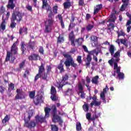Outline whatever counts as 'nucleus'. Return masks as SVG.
Listing matches in <instances>:
<instances>
[{"mask_svg": "<svg viewBox=\"0 0 131 131\" xmlns=\"http://www.w3.org/2000/svg\"><path fill=\"white\" fill-rule=\"evenodd\" d=\"M69 39L70 40L72 46L75 47L76 44L74 42L75 41V35H74V32L72 31L69 35Z\"/></svg>", "mask_w": 131, "mask_h": 131, "instance_id": "9d476101", "label": "nucleus"}, {"mask_svg": "<svg viewBox=\"0 0 131 131\" xmlns=\"http://www.w3.org/2000/svg\"><path fill=\"white\" fill-rule=\"evenodd\" d=\"M51 108H49L48 107L45 108V118H49V117H50V112H51Z\"/></svg>", "mask_w": 131, "mask_h": 131, "instance_id": "6ab92c4d", "label": "nucleus"}, {"mask_svg": "<svg viewBox=\"0 0 131 131\" xmlns=\"http://www.w3.org/2000/svg\"><path fill=\"white\" fill-rule=\"evenodd\" d=\"M107 29L108 30H114V28H115V23H113V21H109V20L107 21Z\"/></svg>", "mask_w": 131, "mask_h": 131, "instance_id": "4468645a", "label": "nucleus"}, {"mask_svg": "<svg viewBox=\"0 0 131 131\" xmlns=\"http://www.w3.org/2000/svg\"><path fill=\"white\" fill-rule=\"evenodd\" d=\"M114 58H117V57H120V51H118L114 55Z\"/></svg>", "mask_w": 131, "mask_h": 131, "instance_id": "69168bd1", "label": "nucleus"}, {"mask_svg": "<svg viewBox=\"0 0 131 131\" xmlns=\"http://www.w3.org/2000/svg\"><path fill=\"white\" fill-rule=\"evenodd\" d=\"M10 121V116L6 115V116L4 117L3 120H2V123L4 126H6L7 125V122H9Z\"/></svg>", "mask_w": 131, "mask_h": 131, "instance_id": "a211bd4d", "label": "nucleus"}, {"mask_svg": "<svg viewBox=\"0 0 131 131\" xmlns=\"http://www.w3.org/2000/svg\"><path fill=\"white\" fill-rule=\"evenodd\" d=\"M40 77H41V74L38 73V74L35 76L34 81H36V80H37L38 78H40Z\"/></svg>", "mask_w": 131, "mask_h": 131, "instance_id": "13d9d810", "label": "nucleus"}, {"mask_svg": "<svg viewBox=\"0 0 131 131\" xmlns=\"http://www.w3.org/2000/svg\"><path fill=\"white\" fill-rule=\"evenodd\" d=\"M47 73L49 74L52 71V67L51 66H47Z\"/></svg>", "mask_w": 131, "mask_h": 131, "instance_id": "e2e57ef3", "label": "nucleus"}, {"mask_svg": "<svg viewBox=\"0 0 131 131\" xmlns=\"http://www.w3.org/2000/svg\"><path fill=\"white\" fill-rule=\"evenodd\" d=\"M51 100L54 102H56L58 100V97H57V94H51L50 97Z\"/></svg>", "mask_w": 131, "mask_h": 131, "instance_id": "4c0bfd02", "label": "nucleus"}, {"mask_svg": "<svg viewBox=\"0 0 131 131\" xmlns=\"http://www.w3.org/2000/svg\"><path fill=\"white\" fill-rule=\"evenodd\" d=\"M91 117H92V115L91 114V113H88L86 114V119H88V120H92V118Z\"/></svg>", "mask_w": 131, "mask_h": 131, "instance_id": "680f3d73", "label": "nucleus"}, {"mask_svg": "<svg viewBox=\"0 0 131 131\" xmlns=\"http://www.w3.org/2000/svg\"><path fill=\"white\" fill-rule=\"evenodd\" d=\"M116 73L118 74V78L119 80L124 79V74L123 73L120 72V68H118L116 69Z\"/></svg>", "mask_w": 131, "mask_h": 131, "instance_id": "ddd939ff", "label": "nucleus"}, {"mask_svg": "<svg viewBox=\"0 0 131 131\" xmlns=\"http://www.w3.org/2000/svg\"><path fill=\"white\" fill-rule=\"evenodd\" d=\"M109 90V88H108V86L106 85L105 88L103 89V91L101 92L100 93V98L101 100H103V103L106 104L107 103V101H106V98H105V94L107 93V91Z\"/></svg>", "mask_w": 131, "mask_h": 131, "instance_id": "1a4fd4ad", "label": "nucleus"}, {"mask_svg": "<svg viewBox=\"0 0 131 131\" xmlns=\"http://www.w3.org/2000/svg\"><path fill=\"white\" fill-rule=\"evenodd\" d=\"M117 33L118 34V37H119L120 36H124V35H125V34L122 30L120 31V32L117 31Z\"/></svg>", "mask_w": 131, "mask_h": 131, "instance_id": "a18cd8bd", "label": "nucleus"}, {"mask_svg": "<svg viewBox=\"0 0 131 131\" xmlns=\"http://www.w3.org/2000/svg\"><path fill=\"white\" fill-rule=\"evenodd\" d=\"M120 61V58H118L115 59V62H114V69L116 70L118 68H120V67H118V62Z\"/></svg>", "mask_w": 131, "mask_h": 131, "instance_id": "b1692460", "label": "nucleus"}, {"mask_svg": "<svg viewBox=\"0 0 131 131\" xmlns=\"http://www.w3.org/2000/svg\"><path fill=\"white\" fill-rule=\"evenodd\" d=\"M54 22V19L51 18H48V19L45 21V29L44 30L45 33H50V32H52V26H53Z\"/></svg>", "mask_w": 131, "mask_h": 131, "instance_id": "20e7f679", "label": "nucleus"}, {"mask_svg": "<svg viewBox=\"0 0 131 131\" xmlns=\"http://www.w3.org/2000/svg\"><path fill=\"white\" fill-rule=\"evenodd\" d=\"M99 116L97 115V113H95L93 115V117L91 118V120L92 121H94V120H95V119H97Z\"/></svg>", "mask_w": 131, "mask_h": 131, "instance_id": "4d7b16f0", "label": "nucleus"}, {"mask_svg": "<svg viewBox=\"0 0 131 131\" xmlns=\"http://www.w3.org/2000/svg\"><path fill=\"white\" fill-rule=\"evenodd\" d=\"M29 75V71L28 70H26L25 73L24 74L23 77L24 78H27V76Z\"/></svg>", "mask_w": 131, "mask_h": 131, "instance_id": "8fccbe9b", "label": "nucleus"}, {"mask_svg": "<svg viewBox=\"0 0 131 131\" xmlns=\"http://www.w3.org/2000/svg\"><path fill=\"white\" fill-rule=\"evenodd\" d=\"M62 55L64 58H66V61H64V65L66 67H73L74 68H76L77 64L74 63V60L73 58L71 56V55H69L67 53H62Z\"/></svg>", "mask_w": 131, "mask_h": 131, "instance_id": "f03ea898", "label": "nucleus"}, {"mask_svg": "<svg viewBox=\"0 0 131 131\" xmlns=\"http://www.w3.org/2000/svg\"><path fill=\"white\" fill-rule=\"evenodd\" d=\"M51 95H57V91H56V88L52 86L51 90Z\"/></svg>", "mask_w": 131, "mask_h": 131, "instance_id": "37998d69", "label": "nucleus"}, {"mask_svg": "<svg viewBox=\"0 0 131 131\" xmlns=\"http://www.w3.org/2000/svg\"><path fill=\"white\" fill-rule=\"evenodd\" d=\"M52 122L56 123V122H59V125H62L63 124V120L61 118V117L58 115L57 114H52Z\"/></svg>", "mask_w": 131, "mask_h": 131, "instance_id": "423d86ee", "label": "nucleus"}, {"mask_svg": "<svg viewBox=\"0 0 131 131\" xmlns=\"http://www.w3.org/2000/svg\"><path fill=\"white\" fill-rule=\"evenodd\" d=\"M28 114L29 116L28 117V120L30 121V119H31V118L32 117V116H33V110H31V111H30Z\"/></svg>", "mask_w": 131, "mask_h": 131, "instance_id": "a19ab883", "label": "nucleus"}, {"mask_svg": "<svg viewBox=\"0 0 131 131\" xmlns=\"http://www.w3.org/2000/svg\"><path fill=\"white\" fill-rule=\"evenodd\" d=\"M29 97L30 99H34L35 97V91H31L29 92Z\"/></svg>", "mask_w": 131, "mask_h": 131, "instance_id": "ea45409f", "label": "nucleus"}, {"mask_svg": "<svg viewBox=\"0 0 131 131\" xmlns=\"http://www.w3.org/2000/svg\"><path fill=\"white\" fill-rule=\"evenodd\" d=\"M93 47H97L98 46V38H96L95 40L92 42Z\"/></svg>", "mask_w": 131, "mask_h": 131, "instance_id": "864d4df0", "label": "nucleus"}, {"mask_svg": "<svg viewBox=\"0 0 131 131\" xmlns=\"http://www.w3.org/2000/svg\"><path fill=\"white\" fill-rule=\"evenodd\" d=\"M38 73L40 74H42V73H43L46 71L45 69V64H43V63H41V66L38 67Z\"/></svg>", "mask_w": 131, "mask_h": 131, "instance_id": "5701e85b", "label": "nucleus"}, {"mask_svg": "<svg viewBox=\"0 0 131 131\" xmlns=\"http://www.w3.org/2000/svg\"><path fill=\"white\" fill-rule=\"evenodd\" d=\"M25 62L26 60H24L20 63H19V67L20 69H22V68H24V67L25 66Z\"/></svg>", "mask_w": 131, "mask_h": 131, "instance_id": "3c124183", "label": "nucleus"}, {"mask_svg": "<svg viewBox=\"0 0 131 131\" xmlns=\"http://www.w3.org/2000/svg\"><path fill=\"white\" fill-rule=\"evenodd\" d=\"M25 120V124L24 126L27 127V128H29V129H32V128H34L35 126H36V122L34 120H31L30 122L28 120H26V119H24Z\"/></svg>", "mask_w": 131, "mask_h": 131, "instance_id": "39448f33", "label": "nucleus"}, {"mask_svg": "<svg viewBox=\"0 0 131 131\" xmlns=\"http://www.w3.org/2000/svg\"><path fill=\"white\" fill-rule=\"evenodd\" d=\"M22 19H23V14H22V12L19 11L13 12L10 19V28H11V29L15 28L17 23L15 22V21H16L18 23H20V22L22 21Z\"/></svg>", "mask_w": 131, "mask_h": 131, "instance_id": "f257e3e1", "label": "nucleus"}, {"mask_svg": "<svg viewBox=\"0 0 131 131\" xmlns=\"http://www.w3.org/2000/svg\"><path fill=\"white\" fill-rule=\"evenodd\" d=\"M42 2V9H46L47 12H50L48 15V19H54L52 17L53 15V11H52V7L49 5L48 3V1L47 0H41Z\"/></svg>", "mask_w": 131, "mask_h": 131, "instance_id": "7ed1b4c3", "label": "nucleus"}, {"mask_svg": "<svg viewBox=\"0 0 131 131\" xmlns=\"http://www.w3.org/2000/svg\"><path fill=\"white\" fill-rule=\"evenodd\" d=\"M29 61H37L40 60V56L39 55L35 53H33L28 57Z\"/></svg>", "mask_w": 131, "mask_h": 131, "instance_id": "9b49d317", "label": "nucleus"}, {"mask_svg": "<svg viewBox=\"0 0 131 131\" xmlns=\"http://www.w3.org/2000/svg\"><path fill=\"white\" fill-rule=\"evenodd\" d=\"M103 8V5L102 4H99L96 6V7L94 9V14L99 13L100 10Z\"/></svg>", "mask_w": 131, "mask_h": 131, "instance_id": "412c9836", "label": "nucleus"}, {"mask_svg": "<svg viewBox=\"0 0 131 131\" xmlns=\"http://www.w3.org/2000/svg\"><path fill=\"white\" fill-rule=\"evenodd\" d=\"M29 47L30 49H32V50H33V49L34 48V47H35V42L30 41L29 42Z\"/></svg>", "mask_w": 131, "mask_h": 131, "instance_id": "58836bf2", "label": "nucleus"}, {"mask_svg": "<svg viewBox=\"0 0 131 131\" xmlns=\"http://www.w3.org/2000/svg\"><path fill=\"white\" fill-rule=\"evenodd\" d=\"M77 61L79 63V64H80L82 62V60H81V56H78L77 57Z\"/></svg>", "mask_w": 131, "mask_h": 131, "instance_id": "774afa93", "label": "nucleus"}, {"mask_svg": "<svg viewBox=\"0 0 131 131\" xmlns=\"http://www.w3.org/2000/svg\"><path fill=\"white\" fill-rule=\"evenodd\" d=\"M51 130L52 131H58L59 128L56 125H51Z\"/></svg>", "mask_w": 131, "mask_h": 131, "instance_id": "79ce46f5", "label": "nucleus"}, {"mask_svg": "<svg viewBox=\"0 0 131 131\" xmlns=\"http://www.w3.org/2000/svg\"><path fill=\"white\" fill-rule=\"evenodd\" d=\"M86 53H88L89 54L87 55L86 60L87 62H86L85 65L87 67H89L91 64V62H92V56L91 55H93V51H89V50H84Z\"/></svg>", "mask_w": 131, "mask_h": 131, "instance_id": "6e6552de", "label": "nucleus"}, {"mask_svg": "<svg viewBox=\"0 0 131 131\" xmlns=\"http://www.w3.org/2000/svg\"><path fill=\"white\" fill-rule=\"evenodd\" d=\"M83 38H79L78 39H75L74 41V43H75V47L76 48V44H77V47L78 48V47L81 46L82 45V42H83Z\"/></svg>", "mask_w": 131, "mask_h": 131, "instance_id": "2eb2a0df", "label": "nucleus"}, {"mask_svg": "<svg viewBox=\"0 0 131 131\" xmlns=\"http://www.w3.org/2000/svg\"><path fill=\"white\" fill-rule=\"evenodd\" d=\"M93 24H88V25L86 26V30L87 31H92V29L95 27L94 25V21H92Z\"/></svg>", "mask_w": 131, "mask_h": 131, "instance_id": "393cba45", "label": "nucleus"}, {"mask_svg": "<svg viewBox=\"0 0 131 131\" xmlns=\"http://www.w3.org/2000/svg\"><path fill=\"white\" fill-rule=\"evenodd\" d=\"M16 95L15 97V100H22V99H25V96H24V92L21 89L16 90Z\"/></svg>", "mask_w": 131, "mask_h": 131, "instance_id": "0eeeda50", "label": "nucleus"}, {"mask_svg": "<svg viewBox=\"0 0 131 131\" xmlns=\"http://www.w3.org/2000/svg\"><path fill=\"white\" fill-rule=\"evenodd\" d=\"M78 89L79 92L83 91V86H82V84H81V83H79V84H78Z\"/></svg>", "mask_w": 131, "mask_h": 131, "instance_id": "de8ad7c7", "label": "nucleus"}, {"mask_svg": "<svg viewBox=\"0 0 131 131\" xmlns=\"http://www.w3.org/2000/svg\"><path fill=\"white\" fill-rule=\"evenodd\" d=\"M64 41V37L59 35V36L57 38V43H62Z\"/></svg>", "mask_w": 131, "mask_h": 131, "instance_id": "473e14b6", "label": "nucleus"}, {"mask_svg": "<svg viewBox=\"0 0 131 131\" xmlns=\"http://www.w3.org/2000/svg\"><path fill=\"white\" fill-rule=\"evenodd\" d=\"M76 129L77 131H80L81 130V129L82 128L81 127V123H80V122H77L76 123Z\"/></svg>", "mask_w": 131, "mask_h": 131, "instance_id": "72a5a7b5", "label": "nucleus"}, {"mask_svg": "<svg viewBox=\"0 0 131 131\" xmlns=\"http://www.w3.org/2000/svg\"><path fill=\"white\" fill-rule=\"evenodd\" d=\"M78 6L83 7L84 6V0H79Z\"/></svg>", "mask_w": 131, "mask_h": 131, "instance_id": "bf43d9fd", "label": "nucleus"}, {"mask_svg": "<svg viewBox=\"0 0 131 131\" xmlns=\"http://www.w3.org/2000/svg\"><path fill=\"white\" fill-rule=\"evenodd\" d=\"M13 54H14V55H16V54H17V50H11V52L7 51V56L5 59V61L6 62L10 61V59H11V57H12V55H13Z\"/></svg>", "mask_w": 131, "mask_h": 131, "instance_id": "f8f14e48", "label": "nucleus"}, {"mask_svg": "<svg viewBox=\"0 0 131 131\" xmlns=\"http://www.w3.org/2000/svg\"><path fill=\"white\" fill-rule=\"evenodd\" d=\"M63 6L64 10L70 9V7H71V2H66L63 4Z\"/></svg>", "mask_w": 131, "mask_h": 131, "instance_id": "cd10ccee", "label": "nucleus"}, {"mask_svg": "<svg viewBox=\"0 0 131 131\" xmlns=\"http://www.w3.org/2000/svg\"><path fill=\"white\" fill-rule=\"evenodd\" d=\"M92 82L94 84H98L99 83V76L97 75L94 77L92 79Z\"/></svg>", "mask_w": 131, "mask_h": 131, "instance_id": "c85d7f7f", "label": "nucleus"}, {"mask_svg": "<svg viewBox=\"0 0 131 131\" xmlns=\"http://www.w3.org/2000/svg\"><path fill=\"white\" fill-rule=\"evenodd\" d=\"M41 78L43 79V80H46L48 81V73L44 72L43 74H41Z\"/></svg>", "mask_w": 131, "mask_h": 131, "instance_id": "7c9ffc66", "label": "nucleus"}, {"mask_svg": "<svg viewBox=\"0 0 131 131\" xmlns=\"http://www.w3.org/2000/svg\"><path fill=\"white\" fill-rule=\"evenodd\" d=\"M128 2H129V0H128L125 3H123V4H122L120 8L121 11H124V10H125V7H127V6H128Z\"/></svg>", "mask_w": 131, "mask_h": 131, "instance_id": "2f4dec72", "label": "nucleus"}, {"mask_svg": "<svg viewBox=\"0 0 131 131\" xmlns=\"http://www.w3.org/2000/svg\"><path fill=\"white\" fill-rule=\"evenodd\" d=\"M18 45V40L13 43L12 46L11 47V50H18V47L17 46Z\"/></svg>", "mask_w": 131, "mask_h": 131, "instance_id": "f704fd0d", "label": "nucleus"}, {"mask_svg": "<svg viewBox=\"0 0 131 131\" xmlns=\"http://www.w3.org/2000/svg\"><path fill=\"white\" fill-rule=\"evenodd\" d=\"M57 17L58 18V20H59V23H60L61 28L62 29H64V28H65V24L64 23V21H63V17H62V15L58 14L57 15Z\"/></svg>", "mask_w": 131, "mask_h": 131, "instance_id": "f3484780", "label": "nucleus"}, {"mask_svg": "<svg viewBox=\"0 0 131 131\" xmlns=\"http://www.w3.org/2000/svg\"><path fill=\"white\" fill-rule=\"evenodd\" d=\"M53 12L54 14H58V6H55L53 8Z\"/></svg>", "mask_w": 131, "mask_h": 131, "instance_id": "052dcab7", "label": "nucleus"}, {"mask_svg": "<svg viewBox=\"0 0 131 131\" xmlns=\"http://www.w3.org/2000/svg\"><path fill=\"white\" fill-rule=\"evenodd\" d=\"M52 114H57V106L56 105H53L52 106Z\"/></svg>", "mask_w": 131, "mask_h": 131, "instance_id": "49530a36", "label": "nucleus"}, {"mask_svg": "<svg viewBox=\"0 0 131 131\" xmlns=\"http://www.w3.org/2000/svg\"><path fill=\"white\" fill-rule=\"evenodd\" d=\"M6 91V88L4 87L3 85H0V93L1 94H3Z\"/></svg>", "mask_w": 131, "mask_h": 131, "instance_id": "0e129e2a", "label": "nucleus"}, {"mask_svg": "<svg viewBox=\"0 0 131 131\" xmlns=\"http://www.w3.org/2000/svg\"><path fill=\"white\" fill-rule=\"evenodd\" d=\"M65 84H67V83H64V82H62L61 81V83H57V87L58 88V89H62L63 86L65 85Z\"/></svg>", "mask_w": 131, "mask_h": 131, "instance_id": "c03bdc74", "label": "nucleus"}, {"mask_svg": "<svg viewBox=\"0 0 131 131\" xmlns=\"http://www.w3.org/2000/svg\"><path fill=\"white\" fill-rule=\"evenodd\" d=\"M26 8L28 11L29 12H33V10H32V6L29 5V4L26 6Z\"/></svg>", "mask_w": 131, "mask_h": 131, "instance_id": "5fc2aeb1", "label": "nucleus"}, {"mask_svg": "<svg viewBox=\"0 0 131 131\" xmlns=\"http://www.w3.org/2000/svg\"><path fill=\"white\" fill-rule=\"evenodd\" d=\"M90 38L91 41L93 42V41H94V40H95L96 38H98V37L96 36H91Z\"/></svg>", "mask_w": 131, "mask_h": 131, "instance_id": "338daca9", "label": "nucleus"}, {"mask_svg": "<svg viewBox=\"0 0 131 131\" xmlns=\"http://www.w3.org/2000/svg\"><path fill=\"white\" fill-rule=\"evenodd\" d=\"M28 29L26 27H23V28H20L19 30V34H22L23 32H25V34H27L28 33Z\"/></svg>", "mask_w": 131, "mask_h": 131, "instance_id": "bb28decb", "label": "nucleus"}, {"mask_svg": "<svg viewBox=\"0 0 131 131\" xmlns=\"http://www.w3.org/2000/svg\"><path fill=\"white\" fill-rule=\"evenodd\" d=\"M78 94H81L80 97L82 98V99H84V98H85V94L84 91H79Z\"/></svg>", "mask_w": 131, "mask_h": 131, "instance_id": "603ef678", "label": "nucleus"}, {"mask_svg": "<svg viewBox=\"0 0 131 131\" xmlns=\"http://www.w3.org/2000/svg\"><path fill=\"white\" fill-rule=\"evenodd\" d=\"M82 108L85 112H88L89 111V105L88 104H84L82 106Z\"/></svg>", "mask_w": 131, "mask_h": 131, "instance_id": "09e8293b", "label": "nucleus"}, {"mask_svg": "<svg viewBox=\"0 0 131 131\" xmlns=\"http://www.w3.org/2000/svg\"><path fill=\"white\" fill-rule=\"evenodd\" d=\"M6 19H4V17H3V21L0 25V29H2L3 31L6 30Z\"/></svg>", "mask_w": 131, "mask_h": 131, "instance_id": "a878e982", "label": "nucleus"}, {"mask_svg": "<svg viewBox=\"0 0 131 131\" xmlns=\"http://www.w3.org/2000/svg\"><path fill=\"white\" fill-rule=\"evenodd\" d=\"M68 78H69V76L66 74L64 76L62 77V82H64V83H66L67 82H65L66 80H68Z\"/></svg>", "mask_w": 131, "mask_h": 131, "instance_id": "c9c22d12", "label": "nucleus"}, {"mask_svg": "<svg viewBox=\"0 0 131 131\" xmlns=\"http://www.w3.org/2000/svg\"><path fill=\"white\" fill-rule=\"evenodd\" d=\"M116 20V16H115V14L114 13H112L110 16V18L108 19L107 21L113 22L114 23H115V20Z\"/></svg>", "mask_w": 131, "mask_h": 131, "instance_id": "c756f323", "label": "nucleus"}, {"mask_svg": "<svg viewBox=\"0 0 131 131\" xmlns=\"http://www.w3.org/2000/svg\"><path fill=\"white\" fill-rule=\"evenodd\" d=\"M127 40L125 39H120V42L122 43L123 45H124L126 47L127 46V43H126Z\"/></svg>", "mask_w": 131, "mask_h": 131, "instance_id": "6e6d98bb", "label": "nucleus"}, {"mask_svg": "<svg viewBox=\"0 0 131 131\" xmlns=\"http://www.w3.org/2000/svg\"><path fill=\"white\" fill-rule=\"evenodd\" d=\"M26 47H27V44L25 43V41H21L20 44V49L21 50H26Z\"/></svg>", "mask_w": 131, "mask_h": 131, "instance_id": "e433bc0d", "label": "nucleus"}, {"mask_svg": "<svg viewBox=\"0 0 131 131\" xmlns=\"http://www.w3.org/2000/svg\"><path fill=\"white\" fill-rule=\"evenodd\" d=\"M57 69L59 70V72L60 73H62V72H64L65 70L64 69V64L62 63V61L60 62V63L57 66Z\"/></svg>", "mask_w": 131, "mask_h": 131, "instance_id": "aec40b11", "label": "nucleus"}, {"mask_svg": "<svg viewBox=\"0 0 131 131\" xmlns=\"http://www.w3.org/2000/svg\"><path fill=\"white\" fill-rule=\"evenodd\" d=\"M40 101H41V97L38 96L34 99V103L36 106H37L40 103Z\"/></svg>", "mask_w": 131, "mask_h": 131, "instance_id": "4be33fe9", "label": "nucleus"}, {"mask_svg": "<svg viewBox=\"0 0 131 131\" xmlns=\"http://www.w3.org/2000/svg\"><path fill=\"white\" fill-rule=\"evenodd\" d=\"M35 118L37 123H38L39 122L40 123H43V122H45V120H46V118L37 115Z\"/></svg>", "mask_w": 131, "mask_h": 131, "instance_id": "dca6fc26", "label": "nucleus"}]
</instances>
